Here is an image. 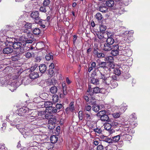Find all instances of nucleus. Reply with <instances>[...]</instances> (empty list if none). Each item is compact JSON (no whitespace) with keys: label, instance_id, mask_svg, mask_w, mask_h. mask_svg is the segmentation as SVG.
Here are the masks:
<instances>
[{"label":"nucleus","instance_id":"nucleus-6","mask_svg":"<svg viewBox=\"0 0 150 150\" xmlns=\"http://www.w3.org/2000/svg\"><path fill=\"white\" fill-rule=\"evenodd\" d=\"M122 46L118 45H114L112 46V51L111 54L112 56H116L119 54V51L121 50L122 49H123L122 48Z\"/></svg>","mask_w":150,"mask_h":150},{"label":"nucleus","instance_id":"nucleus-35","mask_svg":"<svg viewBox=\"0 0 150 150\" xmlns=\"http://www.w3.org/2000/svg\"><path fill=\"white\" fill-rule=\"evenodd\" d=\"M51 142L52 143H54L57 140V138L55 135L51 136L50 138Z\"/></svg>","mask_w":150,"mask_h":150},{"label":"nucleus","instance_id":"nucleus-21","mask_svg":"<svg viewBox=\"0 0 150 150\" xmlns=\"http://www.w3.org/2000/svg\"><path fill=\"white\" fill-rule=\"evenodd\" d=\"M99 10L101 12L105 13L108 11V8L105 5H103L99 7Z\"/></svg>","mask_w":150,"mask_h":150},{"label":"nucleus","instance_id":"nucleus-32","mask_svg":"<svg viewBox=\"0 0 150 150\" xmlns=\"http://www.w3.org/2000/svg\"><path fill=\"white\" fill-rule=\"evenodd\" d=\"M57 87L55 86H53L51 87L50 89V92L53 94L55 93H57Z\"/></svg>","mask_w":150,"mask_h":150},{"label":"nucleus","instance_id":"nucleus-28","mask_svg":"<svg viewBox=\"0 0 150 150\" xmlns=\"http://www.w3.org/2000/svg\"><path fill=\"white\" fill-rule=\"evenodd\" d=\"M15 83L14 82L11 85H10L8 86V88L10 91H11L12 92H13L15 90L16 88V86H15Z\"/></svg>","mask_w":150,"mask_h":150},{"label":"nucleus","instance_id":"nucleus-10","mask_svg":"<svg viewBox=\"0 0 150 150\" xmlns=\"http://www.w3.org/2000/svg\"><path fill=\"white\" fill-rule=\"evenodd\" d=\"M103 39V38L102 39ZM103 40H106V43L108 44H110L111 45H112L114 42V39L112 37V35L110 36H109L105 39L103 38Z\"/></svg>","mask_w":150,"mask_h":150},{"label":"nucleus","instance_id":"nucleus-42","mask_svg":"<svg viewBox=\"0 0 150 150\" xmlns=\"http://www.w3.org/2000/svg\"><path fill=\"white\" fill-rule=\"evenodd\" d=\"M96 18L98 20H100L102 19L103 17L101 14L100 13H97L96 16Z\"/></svg>","mask_w":150,"mask_h":150},{"label":"nucleus","instance_id":"nucleus-2","mask_svg":"<svg viewBox=\"0 0 150 150\" xmlns=\"http://www.w3.org/2000/svg\"><path fill=\"white\" fill-rule=\"evenodd\" d=\"M100 31L97 32L96 35L99 39L104 38L105 39L109 36L111 35V33L108 32H105L106 29V25L101 24L100 26Z\"/></svg>","mask_w":150,"mask_h":150},{"label":"nucleus","instance_id":"nucleus-15","mask_svg":"<svg viewBox=\"0 0 150 150\" xmlns=\"http://www.w3.org/2000/svg\"><path fill=\"white\" fill-rule=\"evenodd\" d=\"M30 79H34L38 77V74L37 72L34 71H32L29 75Z\"/></svg>","mask_w":150,"mask_h":150},{"label":"nucleus","instance_id":"nucleus-44","mask_svg":"<svg viewBox=\"0 0 150 150\" xmlns=\"http://www.w3.org/2000/svg\"><path fill=\"white\" fill-rule=\"evenodd\" d=\"M120 112H116L112 114V116L115 118H117L119 117L120 115Z\"/></svg>","mask_w":150,"mask_h":150},{"label":"nucleus","instance_id":"nucleus-53","mask_svg":"<svg viewBox=\"0 0 150 150\" xmlns=\"http://www.w3.org/2000/svg\"><path fill=\"white\" fill-rule=\"evenodd\" d=\"M79 119L80 120H82V119H83V115H82V111H79Z\"/></svg>","mask_w":150,"mask_h":150},{"label":"nucleus","instance_id":"nucleus-26","mask_svg":"<svg viewBox=\"0 0 150 150\" xmlns=\"http://www.w3.org/2000/svg\"><path fill=\"white\" fill-rule=\"evenodd\" d=\"M40 97H38L35 98L33 99V102L36 103H38L39 104H43V103L40 101Z\"/></svg>","mask_w":150,"mask_h":150},{"label":"nucleus","instance_id":"nucleus-18","mask_svg":"<svg viewBox=\"0 0 150 150\" xmlns=\"http://www.w3.org/2000/svg\"><path fill=\"white\" fill-rule=\"evenodd\" d=\"M112 46L111 45L108 44L107 43H105L103 47V50L106 51H109L111 50Z\"/></svg>","mask_w":150,"mask_h":150},{"label":"nucleus","instance_id":"nucleus-52","mask_svg":"<svg viewBox=\"0 0 150 150\" xmlns=\"http://www.w3.org/2000/svg\"><path fill=\"white\" fill-rule=\"evenodd\" d=\"M97 150H103V146L102 145H100L97 147Z\"/></svg>","mask_w":150,"mask_h":150},{"label":"nucleus","instance_id":"nucleus-47","mask_svg":"<svg viewBox=\"0 0 150 150\" xmlns=\"http://www.w3.org/2000/svg\"><path fill=\"white\" fill-rule=\"evenodd\" d=\"M100 110V106L94 103V112H98Z\"/></svg>","mask_w":150,"mask_h":150},{"label":"nucleus","instance_id":"nucleus-23","mask_svg":"<svg viewBox=\"0 0 150 150\" xmlns=\"http://www.w3.org/2000/svg\"><path fill=\"white\" fill-rule=\"evenodd\" d=\"M31 81L30 79H27L26 78L24 79L22 81V83L25 85H27L29 84L31 82Z\"/></svg>","mask_w":150,"mask_h":150},{"label":"nucleus","instance_id":"nucleus-33","mask_svg":"<svg viewBox=\"0 0 150 150\" xmlns=\"http://www.w3.org/2000/svg\"><path fill=\"white\" fill-rule=\"evenodd\" d=\"M104 58V60L105 61L110 62V64L113 60V57L112 56L106 57H105Z\"/></svg>","mask_w":150,"mask_h":150},{"label":"nucleus","instance_id":"nucleus-19","mask_svg":"<svg viewBox=\"0 0 150 150\" xmlns=\"http://www.w3.org/2000/svg\"><path fill=\"white\" fill-rule=\"evenodd\" d=\"M75 108L74 106V102H71L70 103L69 107L66 108V112H67L69 110L71 112H73Z\"/></svg>","mask_w":150,"mask_h":150},{"label":"nucleus","instance_id":"nucleus-8","mask_svg":"<svg viewBox=\"0 0 150 150\" xmlns=\"http://www.w3.org/2000/svg\"><path fill=\"white\" fill-rule=\"evenodd\" d=\"M30 16L31 18L35 20L36 23L40 24L42 23V21L40 19L39 13L38 11L32 12Z\"/></svg>","mask_w":150,"mask_h":150},{"label":"nucleus","instance_id":"nucleus-56","mask_svg":"<svg viewBox=\"0 0 150 150\" xmlns=\"http://www.w3.org/2000/svg\"><path fill=\"white\" fill-rule=\"evenodd\" d=\"M117 23L118 24L120 27H122V22L119 20H117L116 21Z\"/></svg>","mask_w":150,"mask_h":150},{"label":"nucleus","instance_id":"nucleus-38","mask_svg":"<svg viewBox=\"0 0 150 150\" xmlns=\"http://www.w3.org/2000/svg\"><path fill=\"white\" fill-rule=\"evenodd\" d=\"M114 74L115 75L119 76L121 74L120 70L117 68H115L113 71Z\"/></svg>","mask_w":150,"mask_h":150},{"label":"nucleus","instance_id":"nucleus-63","mask_svg":"<svg viewBox=\"0 0 150 150\" xmlns=\"http://www.w3.org/2000/svg\"><path fill=\"white\" fill-rule=\"evenodd\" d=\"M66 82L68 84H69L71 82V81L69 80L68 78H66Z\"/></svg>","mask_w":150,"mask_h":150},{"label":"nucleus","instance_id":"nucleus-17","mask_svg":"<svg viewBox=\"0 0 150 150\" xmlns=\"http://www.w3.org/2000/svg\"><path fill=\"white\" fill-rule=\"evenodd\" d=\"M105 57L104 54L101 52H99L97 50H94V59L97 57L98 58L103 57Z\"/></svg>","mask_w":150,"mask_h":150},{"label":"nucleus","instance_id":"nucleus-54","mask_svg":"<svg viewBox=\"0 0 150 150\" xmlns=\"http://www.w3.org/2000/svg\"><path fill=\"white\" fill-rule=\"evenodd\" d=\"M91 31L93 33L94 32V21L93 20L91 21Z\"/></svg>","mask_w":150,"mask_h":150},{"label":"nucleus","instance_id":"nucleus-1","mask_svg":"<svg viewBox=\"0 0 150 150\" xmlns=\"http://www.w3.org/2000/svg\"><path fill=\"white\" fill-rule=\"evenodd\" d=\"M122 3H123L122 5H120V4H118L115 6L113 7L114 4V1L112 0H110L107 1L105 4L108 7H112V9L113 11H116L117 13H118L120 14H121L123 13L124 10L123 8L124 6L123 1H122Z\"/></svg>","mask_w":150,"mask_h":150},{"label":"nucleus","instance_id":"nucleus-39","mask_svg":"<svg viewBox=\"0 0 150 150\" xmlns=\"http://www.w3.org/2000/svg\"><path fill=\"white\" fill-rule=\"evenodd\" d=\"M50 3V0H44L43 2V6H49V5Z\"/></svg>","mask_w":150,"mask_h":150},{"label":"nucleus","instance_id":"nucleus-57","mask_svg":"<svg viewBox=\"0 0 150 150\" xmlns=\"http://www.w3.org/2000/svg\"><path fill=\"white\" fill-rule=\"evenodd\" d=\"M94 85H99V80L98 79H94Z\"/></svg>","mask_w":150,"mask_h":150},{"label":"nucleus","instance_id":"nucleus-60","mask_svg":"<svg viewBox=\"0 0 150 150\" xmlns=\"http://www.w3.org/2000/svg\"><path fill=\"white\" fill-rule=\"evenodd\" d=\"M129 61H130V62H129V64H127V65H128L129 66L131 65L132 64V62L131 59H127L126 61V62H127V63H128Z\"/></svg>","mask_w":150,"mask_h":150},{"label":"nucleus","instance_id":"nucleus-3","mask_svg":"<svg viewBox=\"0 0 150 150\" xmlns=\"http://www.w3.org/2000/svg\"><path fill=\"white\" fill-rule=\"evenodd\" d=\"M10 43L9 45H12L14 50H16V54H19L21 53H23L24 51V49L23 47L22 46V44L20 42H9Z\"/></svg>","mask_w":150,"mask_h":150},{"label":"nucleus","instance_id":"nucleus-34","mask_svg":"<svg viewBox=\"0 0 150 150\" xmlns=\"http://www.w3.org/2000/svg\"><path fill=\"white\" fill-rule=\"evenodd\" d=\"M33 33L35 35H39L40 33V30L38 28H35L33 30Z\"/></svg>","mask_w":150,"mask_h":150},{"label":"nucleus","instance_id":"nucleus-62","mask_svg":"<svg viewBox=\"0 0 150 150\" xmlns=\"http://www.w3.org/2000/svg\"><path fill=\"white\" fill-rule=\"evenodd\" d=\"M91 109V107L90 105H88L86 107V110L88 111H89Z\"/></svg>","mask_w":150,"mask_h":150},{"label":"nucleus","instance_id":"nucleus-14","mask_svg":"<svg viewBox=\"0 0 150 150\" xmlns=\"http://www.w3.org/2000/svg\"><path fill=\"white\" fill-rule=\"evenodd\" d=\"M123 49L122 53L125 55L126 56L128 57H130L132 54V52L130 50H125V47H123Z\"/></svg>","mask_w":150,"mask_h":150},{"label":"nucleus","instance_id":"nucleus-27","mask_svg":"<svg viewBox=\"0 0 150 150\" xmlns=\"http://www.w3.org/2000/svg\"><path fill=\"white\" fill-rule=\"evenodd\" d=\"M120 135L114 136L112 137V143L117 142L120 140Z\"/></svg>","mask_w":150,"mask_h":150},{"label":"nucleus","instance_id":"nucleus-36","mask_svg":"<svg viewBox=\"0 0 150 150\" xmlns=\"http://www.w3.org/2000/svg\"><path fill=\"white\" fill-rule=\"evenodd\" d=\"M55 123H54L49 122V124L48 125L49 129H54L55 127Z\"/></svg>","mask_w":150,"mask_h":150},{"label":"nucleus","instance_id":"nucleus-30","mask_svg":"<svg viewBox=\"0 0 150 150\" xmlns=\"http://www.w3.org/2000/svg\"><path fill=\"white\" fill-rule=\"evenodd\" d=\"M19 119L17 118L13 121L12 123H11V125L12 126L16 125V127H17V125H19Z\"/></svg>","mask_w":150,"mask_h":150},{"label":"nucleus","instance_id":"nucleus-49","mask_svg":"<svg viewBox=\"0 0 150 150\" xmlns=\"http://www.w3.org/2000/svg\"><path fill=\"white\" fill-rule=\"evenodd\" d=\"M100 92V88L98 87H94V93H98Z\"/></svg>","mask_w":150,"mask_h":150},{"label":"nucleus","instance_id":"nucleus-31","mask_svg":"<svg viewBox=\"0 0 150 150\" xmlns=\"http://www.w3.org/2000/svg\"><path fill=\"white\" fill-rule=\"evenodd\" d=\"M45 59L49 61L53 59V54L52 53H50L47 54L45 56Z\"/></svg>","mask_w":150,"mask_h":150},{"label":"nucleus","instance_id":"nucleus-11","mask_svg":"<svg viewBox=\"0 0 150 150\" xmlns=\"http://www.w3.org/2000/svg\"><path fill=\"white\" fill-rule=\"evenodd\" d=\"M25 36H24L25 40H23V41H25L26 43H31L33 42V41L31 40L33 38L30 36L31 35V34L28 35L27 34Z\"/></svg>","mask_w":150,"mask_h":150},{"label":"nucleus","instance_id":"nucleus-16","mask_svg":"<svg viewBox=\"0 0 150 150\" xmlns=\"http://www.w3.org/2000/svg\"><path fill=\"white\" fill-rule=\"evenodd\" d=\"M27 108L25 107H23L19 110V115L23 116L24 114L26 113L27 111Z\"/></svg>","mask_w":150,"mask_h":150},{"label":"nucleus","instance_id":"nucleus-37","mask_svg":"<svg viewBox=\"0 0 150 150\" xmlns=\"http://www.w3.org/2000/svg\"><path fill=\"white\" fill-rule=\"evenodd\" d=\"M63 106V105L62 104H58L57 103L56 105H54V107H55V108L57 109V112H59V111H58V110H60Z\"/></svg>","mask_w":150,"mask_h":150},{"label":"nucleus","instance_id":"nucleus-4","mask_svg":"<svg viewBox=\"0 0 150 150\" xmlns=\"http://www.w3.org/2000/svg\"><path fill=\"white\" fill-rule=\"evenodd\" d=\"M44 104V106L46 108V110L50 114L57 112V109L54 107L52 102L50 101H45Z\"/></svg>","mask_w":150,"mask_h":150},{"label":"nucleus","instance_id":"nucleus-7","mask_svg":"<svg viewBox=\"0 0 150 150\" xmlns=\"http://www.w3.org/2000/svg\"><path fill=\"white\" fill-rule=\"evenodd\" d=\"M105 110H101L98 112L96 115L97 117H99L100 120L103 121H108L109 119L108 116L106 114Z\"/></svg>","mask_w":150,"mask_h":150},{"label":"nucleus","instance_id":"nucleus-41","mask_svg":"<svg viewBox=\"0 0 150 150\" xmlns=\"http://www.w3.org/2000/svg\"><path fill=\"white\" fill-rule=\"evenodd\" d=\"M94 132L96 135L98 136L99 134L101 132V130L99 128L94 129Z\"/></svg>","mask_w":150,"mask_h":150},{"label":"nucleus","instance_id":"nucleus-9","mask_svg":"<svg viewBox=\"0 0 150 150\" xmlns=\"http://www.w3.org/2000/svg\"><path fill=\"white\" fill-rule=\"evenodd\" d=\"M45 112L44 111L38 112V111L35 110L32 112L30 115H33L32 117L33 118H35L38 117V116H42V115H45Z\"/></svg>","mask_w":150,"mask_h":150},{"label":"nucleus","instance_id":"nucleus-50","mask_svg":"<svg viewBox=\"0 0 150 150\" xmlns=\"http://www.w3.org/2000/svg\"><path fill=\"white\" fill-rule=\"evenodd\" d=\"M105 141L109 143H112V139L109 138H105Z\"/></svg>","mask_w":150,"mask_h":150},{"label":"nucleus","instance_id":"nucleus-24","mask_svg":"<svg viewBox=\"0 0 150 150\" xmlns=\"http://www.w3.org/2000/svg\"><path fill=\"white\" fill-rule=\"evenodd\" d=\"M40 97L44 100H47L48 98V95L46 93H43L40 95Z\"/></svg>","mask_w":150,"mask_h":150},{"label":"nucleus","instance_id":"nucleus-43","mask_svg":"<svg viewBox=\"0 0 150 150\" xmlns=\"http://www.w3.org/2000/svg\"><path fill=\"white\" fill-rule=\"evenodd\" d=\"M32 27V24L31 23H27L25 25V28L27 29H30Z\"/></svg>","mask_w":150,"mask_h":150},{"label":"nucleus","instance_id":"nucleus-25","mask_svg":"<svg viewBox=\"0 0 150 150\" xmlns=\"http://www.w3.org/2000/svg\"><path fill=\"white\" fill-rule=\"evenodd\" d=\"M55 69H49L48 70V72L50 77H52L54 76L55 74Z\"/></svg>","mask_w":150,"mask_h":150},{"label":"nucleus","instance_id":"nucleus-5","mask_svg":"<svg viewBox=\"0 0 150 150\" xmlns=\"http://www.w3.org/2000/svg\"><path fill=\"white\" fill-rule=\"evenodd\" d=\"M101 74V79H103V83L107 85H110L112 81L113 80V78L112 77L108 76L106 74Z\"/></svg>","mask_w":150,"mask_h":150},{"label":"nucleus","instance_id":"nucleus-40","mask_svg":"<svg viewBox=\"0 0 150 150\" xmlns=\"http://www.w3.org/2000/svg\"><path fill=\"white\" fill-rule=\"evenodd\" d=\"M52 100L54 103H55L57 102L58 100V96L56 95H53Z\"/></svg>","mask_w":150,"mask_h":150},{"label":"nucleus","instance_id":"nucleus-22","mask_svg":"<svg viewBox=\"0 0 150 150\" xmlns=\"http://www.w3.org/2000/svg\"><path fill=\"white\" fill-rule=\"evenodd\" d=\"M110 85L111 88H114L117 86L118 84L116 81L113 79Z\"/></svg>","mask_w":150,"mask_h":150},{"label":"nucleus","instance_id":"nucleus-20","mask_svg":"<svg viewBox=\"0 0 150 150\" xmlns=\"http://www.w3.org/2000/svg\"><path fill=\"white\" fill-rule=\"evenodd\" d=\"M39 69L42 73H44L47 69V67L45 64H41L39 66Z\"/></svg>","mask_w":150,"mask_h":150},{"label":"nucleus","instance_id":"nucleus-48","mask_svg":"<svg viewBox=\"0 0 150 150\" xmlns=\"http://www.w3.org/2000/svg\"><path fill=\"white\" fill-rule=\"evenodd\" d=\"M46 6H42L40 7V11L42 12L45 13L46 11V10L45 8Z\"/></svg>","mask_w":150,"mask_h":150},{"label":"nucleus","instance_id":"nucleus-12","mask_svg":"<svg viewBox=\"0 0 150 150\" xmlns=\"http://www.w3.org/2000/svg\"><path fill=\"white\" fill-rule=\"evenodd\" d=\"M13 50L12 47H7L4 48L3 52L4 54H8L12 52Z\"/></svg>","mask_w":150,"mask_h":150},{"label":"nucleus","instance_id":"nucleus-29","mask_svg":"<svg viewBox=\"0 0 150 150\" xmlns=\"http://www.w3.org/2000/svg\"><path fill=\"white\" fill-rule=\"evenodd\" d=\"M93 73H92L91 74H89L88 75V81L89 82L91 83H92L93 84H94V83L93 82V79H94V76H93Z\"/></svg>","mask_w":150,"mask_h":150},{"label":"nucleus","instance_id":"nucleus-13","mask_svg":"<svg viewBox=\"0 0 150 150\" xmlns=\"http://www.w3.org/2000/svg\"><path fill=\"white\" fill-rule=\"evenodd\" d=\"M112 127V125L110 123H107L104 125V128L105 130L108 131L110 134H112L113 131L111 129Z\"/></svg>","mask_w":150,"mask_h":150},{"label":"nucleus","instance_id":"nucleus-61","mask_svg":"<svg viewBox=\"0 0 150 150\" xmlns=\"http://www.w3.org/2000/svg\"><path fill=\"white\" fill-rule=\"evenodd\" d=\"M49 69H54V65L53 63H51V64L49 66Z\"/></svg>","mask_w":150,"mask_h":150},{"label":"nucleus","instance_id":"nucleus-59","mask_svg":"<svg viewBox=\"0 0 150 150\" xmlns=\"http://www.w3.org/2000/svg\"><path fill=\"white\" fill-rule=\"evenodd\" d=\"M38 67V65L37 64H35V65L33 67H32L31 68V70H33V71L35 70L36 68H37Z\"/></svg>","mask_w":150,"mask_h":150},{"label":"nucleus","instance_id":"nucleus-46","mask_svg":"<svg viewBox=\"0 0 150 150\" xmlns=\"http://www.w3.org/2000/svg\"><path fill=\"white\" fill-rule=\"evenodd\" d=\"M33 53H31L29 52H28L25 53V55L26 57L28 58H30L32 57Z\"/></svg>","mask_w":150,"mask_h":150},{"label":"nucleus","instance_id":"nucleus-45","mask_svg":"<svg viewBox=\"0 0 150 150\" xmlns=\"http://www.w3.org/2000/svg\"><path fill=\"white\" fill-rule=\"evenodd\" d=\"M49 81L50 83V84H52L53 85H54L57 83V80L54 78H52V79L49 80Z\"/></svg>","mask_w":150,"mask_h":150},{"label":"nucleus","instance_id":"nucleus-58","mask_svg":"<svg viewBox=\"0 0 150 150\" xmlns=\"http://www.w3.org/2000/svg\"><path fill=\"white\" fill-rule=\"evenodd\" d=\"M112 126H117L118 125V123L117 122H115L114 121H113L112 123V124L111 125Z\"/></svg>","mask_w":150,"mask_h":150},{"label":"nucleus","instance_id":"nucleus-51","mask_svg":"<svg viewBox=\"0 0 150 150\" xmlns=\"http://www.w3.org/2000/svg\"><path fill=\"white\" fill-rule=\"evenodd\" d=\"M56 121L57 120L56 117H53L51 118L49 122H54V123H55Z\"/></svg>","mask_w":150,"mask_h":150},{"label":"nucleus","instance_id":"nucleus-55","mask_svg":"<svg viewBox=\"0 0 150 150\" xmlns=\"http://www.w3.org/2000/svg\"><path fill=\"white\" fill-rule=\"evenodd\" d=\"M92 90L93 92H92V93H93L94 92V89L93 90V88H91V85L89 84L88 85V90L87 92H89L91 91Z\"/></svg>","mask_w":150,"mask_h":150},{"label":"nucleus","instance_id":"nucleus-64","mask_svg":"<svg viewBox=\"0 0 150 150\" xmlns=\"http://www.w3.org/2000/svg\"><path fill=\"white\" fill-rule=\"evenodd\" d=\"M6 124L5 123H4L2 124L3 127H1L2 129H5L6 128Z\"/></svg>","mask_w":150,"mask_h":150}]
</instances>
